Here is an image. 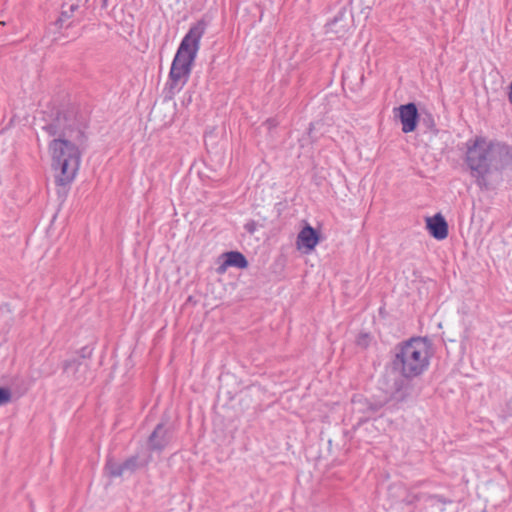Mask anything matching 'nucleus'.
<instances>
[{
	"label": "nucleus",
	"mask_w": 512,
	"mask_h": 512,
	"mask_svg": "<svg viewBox=\"0 0 512 512\" xmlns=\"http://www.w3.org/2000/svg\"><path fill=\"white\" fill-rule=\"evenodd\" d=\"M264 124L268 127V129L275 128L278 125L277 121L273 118L267 119Z\"/></svg>",
	"instance_id": "obj_19"
},
{
	"label": "nucleus",
	"mask_w": 512,
	"mask_h": 512,
	"mask_svg": "<svg viewBox=\"0 0 512 512\" xmlns=\"http://www.w3.org/2000/svg\"><path fill=\"white\" fill-rule=\"evenodd\" d=\"M174 428L172 425L159 423L154 428L153 432L148 438V448L150 451L161 452L171 442L173 438Z\"/></svg>",
	"instance_id": "obj_6"
},
{
	"label": "nucleus",
	"mask_w": 512,
	"mask_h": 512,
	"mask_svg": "<svg viewBox=\"0 0 512 512\" xmlns=\"http://www.w3.org/2000/svg\"><path fill=\"white\" fill-rule=\"evenodd\" d=\"M399 119L404 133L413 132L419 123L420 114L415 103L410 102L398 107Z\"/></svg>",
	"instance_id": "obj_9"
},
{
	"label": "nucleus",
	"mask_w": 512,
	"mask_h": 512,
	"mask_svg": "<svg viewBox=\"0 0 512 512\" xmlns=\"http://www.w3.org/2000/svg\"><path fill=\"white\" fill-rule=\"evenodd\" d=\"M223 257L225 258V265H230V267H237L240 269L248 267V261L241 252L229 251L224 253Z\"/></svg>",
	"instance_id": "obj_13"
},
{
	"label": "nucleus",
	"mask_w": 512,
	"mask_h": 512,
	"mask_svg": "<svg viewBox=\"0 0 512 512\" xmlns=\"http://www.w3.org/2000/svg\"><path fill=\"white\" fill-rule=\"evenodd\" d=\"M42 129L50 136H58L49 144L52 157V168L55 171V182L58 186L70 185L80 167L81 157L87 147L84 131L72 125H66V116L55 107L49 112L43 111Z\"/></svg>",
	"instance_id": "obj_1"
},
{
	"label": "nucleus",
	"mask_w": 512,
	"mask_h": 512,
	"mask_svg": "<svg viewBox=\"0 0 512 512\" xmlns=\"http://www.w3.org/2000/svg\"><path fill=\"white\" fill-rule=\"evenodd\" d=\"M63 372L76 382L83 383L88 379L90 370L83 357L67 359L62 364Z\"/></svg>",
	"instance_id": "obj_8"
},
{
	"label": "nucleus",
	"mask_w": 512,
	"mask_h": 512,
	"mask_svg": "<svg viewBox=\"0 0 512 512\" xmlns=\"http://www.w3.org/2000/svg\"><path fill=\"white\" fill-rule=\"evenodd\" d=\"M509 88H510V91H509V101L512 104V82L510 83Z\"/></svg>",
	"instance_id": "obj_22"
},
{
	"label": "nucleus",
	"mask_w": 512,
	"mask_h": 512,
	"mask_svg": "<svg viewBox=\"0 0 512 512\" xmlns=\"http://www.w3.org/2000/svg\"><path fill=\"white\" fill-rule=\"evenodd\" d=\"M371 337L368 333H360L357 337L356 343L362 348H367L370 344Z\"/></svg>",
	"instance_id": "obj_16"
},
{
	"label": "nucleus",
	"mask_w": 512,
	"mask_h": 512,
	"mask_svg": "<svg viewBox=\"0 0 512 512\" xmlns=\"http://www.w3.org/2000/svg\"><path fill=\"white\" fill-rule=\"evenodd\" d=\"M419 122L423 127H425V132H431L434 135L438 133L434 118L431 113L425 112L420 114Z\"/></svg>",
	"instance_id": "obj_14"
},
{
	"label": "nucleus",
	"mask_w": 512,
	"mask_h": 512,
	"mask_svg": "<svg viewBox=\"0 0 512 512\" xmlns=\"http://www.w3.org/2000/svg\"><path fill=\"white\" fill-rule=\"evenodd\" d=\"M312 130H313V124L311 123L309 126V129H308V132H307V138L304 139L307 143H312V141H310Z\"/></svg>",
	"instance_id": "obj_20"
},
{
	"label": "nucleus",
	"mask_w": 512,
	"mask_h": 512,
	"mask_svg": "<svg viewBox=\"0 0 512 512\" xmlns=\"http://www.w3.org/2000/svg\"><path fill=\"white\" fill-rule=\"evenodd\" d=\"M385 404L386 401L370 400L362 395H357L352 398V412L358 416V423L361 424L379 412Z\"/></svg>",
	"instance_id": "obj_5"
},
{
	"label": "nucleus",
	"mask_w": 512,
	"mask_h": 512,
	"mask_svg": "<svg viewBox=\"0 0 512 512\" xmlns=\"http://www.w3.org/2000/svg\"><path fill=\"white\" fill-rule=\"evenodd\" d=\"M227 267H230V265H225V261L217 268V272L219 274H222L226 271Z\"/></svg>",
	"instance_id": "obj_21"
},
{
	"label": "nucleus",
	"mask_w": 512,
	"mask_h": 512,
	"mask_svg": "<svg viewBox=\"0 0 512 512\" xmlns=\"http://www.w3.org/2000/svg\"><path fill=\"white\" fill-rule=\"evenodd\" d=\"M319 241L320 233L315 228L307 224L299 232L296 243L299 248L303 247L307 251H311L315 248Z\"/></svg>",
	"instance_id": "obj_12"
},
{
	"label": "nucleus",
	"mask_w": 512,
	"mask_h": 512,
	"mask_svg": "<svg viewBox=\"0 0 512 512\" xmlns=\"http://www.w3.org/2000/svg\"><path fill=\"white\" fill-rule=\"evenodd\" d=\"M343 16H344V12H340L339 15L336 16L333 19V21L328 24L330 31L335 32V33L340 32V30L336 28V25L340 20H342Z\"/></svg>",
	"instance_id": "obj_17"
},
{
	"label": "nucleus",
	"mask_w": 512,
	"mask_h": 512,
	"mask_svg": "<svg viewBox=\"0 0 512 512\" xmlns=\"http://www.w3.org/2000/svg\"><path fill=\"white\" fill-rule=\"evenodd\" d=\"M148 461L139 462L138 456H131L123 463H117L112 457H109L105 464V472L109 477H120L124 473H133L138 468L147 465Z\"/></svg>",
	"instance_id": "obj_7"
},
{
	"label": "nucleus",
	"mask_w": 512,
	"mask_h": 512,
	"mask_svg": "<svg viewBox=\"0 0 512 512\" xmlns=\"http://www.w3.org/2000/svg\"><path fill=\"white\" fill-rule=\"evenodd\" d=\"M426 227L435 239L443 240L448 236V223L440 213L426 219Z\"/></svg>",
	"instance_id": "obj_11"
},
{
	"label": "nucleus",
	"mask_w": 512,
	"mask_h": 512,
	"mask_svg": "<svg viewBox=\"0 0 512 512\" xmlns=\"http://www.w3.org/2000/svg\"><path fill=\"white\" fill-rule=\"evenodd\" d=\"M12 400V393L9 388L0 387V406L10 403Z\"/></svg>",
	"instance_id": "obj_15"
},
{
	"label": "nucleus",
	"mask_w": 512,
	"mask_h": 512,
	"mask_svg": "<svg viewBox=\"0 0 512 512\" xmlns=\"http://www.w3.org/2000/svg\"><path fill=\"white\" fill-rule=\"evenodd\" d=\"M507 409H508L509 414L512 415V402H509L507 404Z\"/></svg>",
	"instance_id": "obj_23"
},
{
	"label": "nucleus",
	"mask_w": 512,
	"mask_h": 512,
	"mask_svg": "<svg viewBox=\"0 0 512 512\" xmlns=\"http://www.w3.org/2000/svg\"><path fill=\"white\" fill-rule=\"evenodd\" d=\"M392 369L405 379L420 376L429 366V355L426 341L411 338L395 348Z\"/></svg>",
	"instance_id": "obj_4"
},
{
	"label": "nucleus",
	"mask_w": 512,
	"mask_h": 512,
	"mask_svg": "<svg viewBox=\"0 0 512 512\" xmlns=\"http://www.w3.org/2000/svg\"><path fill=\"white\" fill-rule=\"evenodd\" d=\"M465 162L482 190H493L502 181V171L512 165V149L503 143L477 138L468 145Z\"/></svg>",
	"instance_id": "obj_2"
},
{
	"label": "nucleus",
	"mask_w": 512,
	"mask_h": 512,
	"mask_svg": "<svg viewBox=\"0 0 512 512\" xmlns=\"http://www.w3.org/2000/svg\"><path fill=\"white\" fill-rule=\"evenodd\" d=\"M88 0H67L62 5L60 16L54 22L55 26L59 29L69 28L72 22L69 20L74 16L81 4H86Z\"/></svg>",
	"instance_id": "obj_10"
},
{
	"label": "nucleus",
	"mask_w": 512,
	"mask_h": 512,
	"mask_svg": "<svg viewBox=\"0 0 512 512\" xmlns=\"http://www.w3.org/2000/svg\"><path fill=\"white\" fill-rule=\"evenodd\" d=\"M244 227L250 234H253L256 230V222L251 220L247 222Z\"/></svg>",
	"instance_id": "obj_18"
},
{
	"label": "nucleus",
	"mask_w": 512,
	"mask_h": 512,
	"mask_svg": "<svg viewBox=\"0 0 512 512\" xmlns=\"http://www.w3.org/2000/svg\"><path fill=\"white\" fill-rule=\"evenodd\" d=\"M205 29V21L199 20L182 39L169 72L167 85L170 95L180 91L188 81Z\"/></svg>",
	"instance_id": "obj_3"
}]
</instances>
